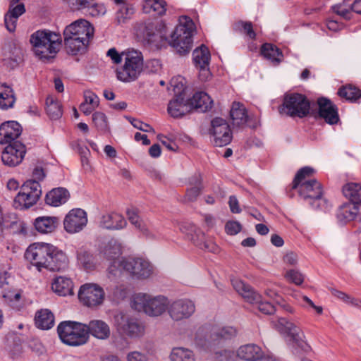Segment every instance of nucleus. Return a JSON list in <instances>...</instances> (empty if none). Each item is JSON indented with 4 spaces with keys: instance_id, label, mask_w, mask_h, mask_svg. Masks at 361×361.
I'll return each mask as SVG.
<instances>
[{
    "instance_id": "obj_5",
    "label": "nucleus",
    "mask_w": 361,
    "mask_h": 361,
    "mask_svg": "<svg viewBox=\"0 0 361 361\" xmlns=\"http://www.w3.org/2000/svg\"><path fill=\"white\" fill-rule=\"evenodd\" d=\"M169 302V299L162 295H152L140 293L134 296L132 307L150 317L156 318L168 311Z\"/></svg>"
},
{
    "instance_id": "obj_56",
    "label": "nucleus",
    "mask_w": 361,
    "mask_h": 361,
    "mask_svg": "<svg viewBox=\"0 0 361 361\" xmlns=\"http://www.w3.org/2000/svg\"><path fill=\"white\" fill-rule=\"evenodd\" d=\"M3 298L11 306H17L21 299V291L9 290L3 293Z\"/></svg>"
},
{
    "instance_id": "obj_23",
    "label": "nucleus",
    "mask_w": 361,
    "mask_h": 361,
    "mask_svg": "<svg viewBox=\"0 0 361 361\" xmlns=\"http://www.w3.org/2000/svg\"><path fill=\"white\" fill-rule=\"evenodd\" d=\"M236 357L243 361H259L264 358L267 361H274L272 357L266 356L261 347L254 343L240 345L236 350Z\"/></svg>"
},
{
    "instance_id": "obj_33",
    "label": "nucleus",
    "mask_w": 361,
    "mask_h": 361,
    "mask_svg": "<svg viewBox=\"0 0 361 361\" xmlns=\"http://www.w3.org/2000/svg\"><path fill=\"white\" fill-rule=\"evenodd\" d=\"M36 326L43 330H48L54 325V316L48 309L37 311L35 317Z\"/></svg>"
},
{
    "instance_id": "obj_20",
    "label": "nucleus",
    "mask_w": 361,
    "mask_h": 361,
    "mask_svg": "<svg viewBox=\"0 0 361 361\" xmlns=\"http://www.w3.org/2000/svg\"><path fill=\"white\" fill-rule=\"evenodd\" d=\"M192 59L196 68L199 71V78L207 81L211 78L209 62L211 55L209 49L204 44L197 47L192 52Z\"/></svg>"
},
{
    "instance_id": "obj_9",
    "label": "nucleus",
    "mask_w": 361,
    "mask_h": 361,
    "mask_svg": "<svg viewBox=\"0 0 361 361\" xmlns=\"http://www.w3.org/2000/svg\"><path fill=\"white\" fill-rule=\"evenodd\" d=\"M42 195L41 186L38 181L28 180L23 183L16 196L13 206L18 209H28L35 205Z\"/></svg>"
},
{
    "instance_id": "obj_40",
    "label": "nucleus",
    "mask_w": 361,
    "mask_h": 361,
    "mask_svg": "<svg viewBox=\"0 0 361 361\" xmlns=\"http://www.w3.org/2000/svg\"><path fill=\"white\" fill-rule=\"evenodd\" d=\"M78 263L85 270L90 271L96 269L97 262L91 254L85 250H78L77 252Z\"/></svg>"
},
{
    "instance_id": "obj_44",
    "label": "nucleus",
    "mask_w": 361,
    "mask_h": 361,
    "mask_svg": "<svg viewBox=\"0 0 361 361\" xmlns=\"http://www.w3.org/2000/svg\"><path fill=\"white\" fill-rule=\"evenodd\" d=\"M23 59V51L20 47H12L4 52V60L11 67L16 66Z\"/></svg>"
},
{
    "instance_id": "obj_45",
    "label": "nucleus",
    "mask_w": 361,
    "mask_h": 361,
    "mask_svg": "<svg viewBox=\"0 0 361 361\" xmlns=\"http://www.w3.org/2000/svg\"><path fill=\"white\" fill-rule=\"evenodd\" d=\"M15 101L16 99L11 89L8 87L0 85V108L2 109L11 108Z\"/></svg>"
},
{
    "instance_id": "obj_55",
    "label": "nucleus",
    "mask_w": 361,
    "mask_h": 361,
    "mask_svg": "<svg viewBox=\"0 0 361 361\" xmlns=\"http://www.w3.org/2000/svg\"><path fill=\"white\" fill-rule=\"evenodd\" d=\"M92 122L98 130H106L108 128L107 118L102 112H94L92 114Z\"/></svg>"
},
{
    "instance_id": "obj_21",
    "label": "nucleus",
    "mask_w": 361,
    "mask_h": 361,
    "mask_svg": "<svg viewBox=\"0 0 361 361\" xmlns=\"http://www.w3.org/2000/svg\"><path fill=\"white\" fill-rule=\"evenodd\" d=\"M87 224V215L82 209H73L65 216L63 224L64 230L70 234L81 231Z\"/></svg>"
},
{
    "instance_id": "obj_26",
    "label": "nucleus",
    "mask_w": 361,
    "mask_h": 361,
    "mask_svg": "<svg viewBox=\"0 0 361 361\" xmlns=\"http://www.w3.org/2000/svg\"><path fill=\"white\" fill-rule=\"evenodd\" d=\"M23 131L21 126L16 121H10L0 126V144L13 143Z\"/></svg>"
},
{
    "instance_id": "obj_22",
    "label": "nucleus",
    "mask_w": 361,
    "mask_h": 361,
    "mask_svg": "<svg viewBox=\"0 0 361 361\" xmlns=\"http://www.w3.org/2000/svg\"><path fill=\"white\" fill-rule=\"evenodd\" d=\"M210 134L214 137V145L223 147L229 144L232 140V133L228 123L223 118H214L211 123Z\"/></svg>"
},
{
    "instance_id": "obj_29",
    "label": "nucleus",
    "mask_w": 361,
    "mask_h": 361,
    "mask_svg": "<svg viewBox=\"0 0 361 361\" xmlns=\"http://www.w3.org/2000/svg\"><path fill=\"white\" fill-rule=\"evenodd\" d=\"M73 288L71 279L65 276L55 277L51 283V290L59 296L73 295Z\"/></svg>"
},
{
    "instance_id": "obj_16",
    "label": "nucleus",
    "mask_w": 361,
    "mask_h": 361,
    "mask_svg": "<svg viewBox=\"0 0 361 361\" xmlns=\"http://www.w3.org/2000/svg\"><path fill=\"white\" fill-rule=\"evenodd\" d=\"M195 312V303L186 298L178 299L169 302L168 315L173 322H181L188 319Z\"/></svg>"
},
{
    "instance_id": "obj_57",
    "label": "nucleus",
    "mask_w": 361,
    "mask_h": 361,
    "mask_svg": "<svg viewBox=\"0 0 361 361\" xmlns=\"http://www.w3.org/2000/svg\"><path fill=\"white\" fill-rule=\"evenodd\" d=\"M234 352L231 350H221L214 353V361H235Z\"/></svg>"
},
{
    "instance_id": "obj_13",
    "label": "nucleus",
    "mask_w": 361,
    "mask_h": 361,
    "mask_svg": "<svg viewBox=\"0 0 361 361\" xmlns=\"http://www.w3.org/2000/svg\"><path fill=\"white\" fill-rule=\"evenodd\" d=\"M234 289L241 295L247 301L250 303L257 305V307L260 312L266 314H272L274 311V307L270 302H262V296L255 292L251 287L239 279L232 281Z\"/></svg>"
},
{
    "instance_id": "obj_6",
    "label": "nucleus",
    "mask_w": 361,
    "mask_h": 361,
    "mask_svg": "<svg viewBox=\"0 0 361 361\" xmlns=\"http://www.w3.org/2000/svg\"><path fill=\"white\" fill-rule=\"evenodd\" d=\"M170 84L175 97L169 103L168 113L173 118L183 117L191 110L190 104L185 99V80L182 77H178L173 78Z\"/></svg>"
},
{
    "instance_id": "obj_43",
    "label": "nucleus",
    "mask_w": 361,
    "mask_h": 361,
    "mask_svg": "<svg viewBox=\"0 0 361 361\" xmlns=\"http://www.w3.org/2000/svg\"><path fill=\"white\" fill-rule=\"evenodd\" d=\"M180 230L183 234L185 235V238L192 241L194 244L199 243L200 237H203V233L192 224L191 223H183Z\"/></svg>"
},
{
    "instance_id": "obj_12",
    "label": "nucleus",
    "mask_w": 361,
    "mask_h": 361,
    "mask_svg": "<svg viewBox=\"0 0 361 361\" xmlns=\"http://www.w3.org/2000/svg\"><path fill=\"white\" fill-rule=\"evenodd\" d=\"M51 244L38 242L31 244L26 250L25 257L40 271L47 269Z\"/></svg>"
},
{
    "instance_id": "obj_51",
    "label": "nucleus",
    "mask_w": 361,
    "mask_h": 361,
    "mask_svg": "<svg viewBox=\"0 0 361 361\" xmlns=\"http://www.w3.org/2000/svg\"><path fill=\"white\" fill-rule=\"evenodd\" d=\"M135 14V8L131 5H124L120 8L116 14V19L118 23H124L131 20Z\"/></svg>"
},
{
    "instance_id": "obj_4",
    "label": "nucleus",
    "mask_w": 361,
    "mask_h": 361,
    "mask_svg": "<svg viewBox=\"0 0 361 361\" xmlns=\"http://www.w3.org/2000/svg\"><path fill=\"white\" fill-rule=\"evenodd\" d=\"M123 64L116 70V78L125 83L134 82L143 71V56L140 51L135 49L123 51Z\"/></svg>"
},
{
    "instance_id": "obj_49",
    "label": "nucleus",
    "mask_w": 361,
    "mask_h": 361,
    "mask_svg": "<svg viewBox=\"0 0 361 361\" xmlns=\"http://www.w3.org/2000/svg\"><path fill=\"white\" fill-rule=\"evenodd\" d=\"M238 334V330L231 326H226L213 332L210 337L212 341H215L218 338L231 339Z\"/></svg>"
},
{
    "instance_id": "obj_53",
    "label": "nucleus",
    "mask_w": 361,
    "mask_h": 361,
    "mask_svg": "<svg viewBox=\"0 0 361 361\" xmlns=\"http://www.w3.org/2000/svg\"><path fill=\"white\" fill-rule=\"evenodd\" d=\"M348 1L349 0H341V3L333 6L334 11L345 20H350L351 16Z\"/></svg>"
},
{
    "instance_id": "obj_64",
    "label": "nucleus",
    "mask_w": 361,
    "mask_h": 361,
    "mask_svg": "<svg viewBox=\"0 0 361 361\" xmlns=\"http://www.w3.org/2000/svg\"><path fill=\"white\" fill-rule=\"evenodd\" d=\"M106 55L111 58L112 61L118 64L123 61L124 56L123 55V52L119 54L115 48H111L108 50Z\"/></svg>"
},
{
    "instance_id": "obj_2",
    "label": "nucleus",
    "mask_w": 361,
    "mask_h": 361,
    "mask_svg": "<svg viewBox=\"0 0 361 361\" xmlns=\"http://www.w3.org/2000/svg\"><path fill=\"white\" fill-rule=\"evenodd\" d=\"M64 49L67 54L84 55L94 35L92 24H68L63 30Z\"/></svg>"
},
{
    "instance_id": "obj_46",
    "label": "nucleus",
    "mask_w": 361,
    "mask_h": 361,
    "mask_svg": "<svg viewBox=\"0 0 361 361\" xmlns=\"http://www.w3.org/2000/svg\"><path fill=\"white\" fill-rule=\"evenodd\" d=\"M47 113L51 119L56 120L63 114L61 105L52 97H48L46 101Z\"/></svg>"
},
{
    "instance_id": "obj_62",
    "label": "nucleus",
    "mask_w": 361,
    "mask_h": 361,
    "mask_svg": "<svg viewBox=\"0 0 361 361\" xmlns=\"http://www.w3.org/2000/svg\"><path fill=\"white\" fill-rule=\"evenodd\" d=\"M131 124L137 129H139L142 131L147 132V133H155L154 129L149 126L147 123H143L142 121L137 120V119H133L131 121Z\"/></svg>"
},
{
    "instance_id": "obj_47",
    "label": "nucleus",
    "mask_w": 361,
    "mask_h": 361,
    "mask_svg": "<svg viewBox=\"0 0 361 361\" xmlns=\"http://www.w3.org/2000/svg\"><path fill=\"white\" fill-rule=\"evenodd\" d=\"M25 12V8L23 4H11L8 11L5 14L4 23H16Z\"/></svg>"
},
{
    "instance_id": "obj_38",
    "label": "nucleus",
    "mask_w": 361,
    "mask_h": 361,
    "mask_svg": "<svg viewBox=\"0 0 361 361\" xmlns=\"http://www.w3.org/2000/svg\"><path fill=\"white\" fill-rule=\"evenodd\" d=\"M170 361H196L194 352L185 347H174L169 354Z\"/></svg>"
},
{
    "instance_id": "obj_42",
    "label": "nucleus",
    "mask_w": 361,
    "mask_h": 361,
    "mask_svg": "<svg viewBox=\"0 0 361 361\" xmlns=\"http://www.w3.org/2000/svg\"><path fill=\"white\" fill-rule=\"evenodd\" d=\"M358 213L357 204L349 202L343 204L338 211V217L343 221H352L355 219Z\"/></svg>"
},
{
    "instance_id": "obj_14",
    "label": "nucleus",
    "mask_w": 361,
    "mask_h": 361,
    "mask_svg": "<svg viewBox=\"0 0 361 361\" xmlns=\"http://www.w3.org/2000/svg\"><path fill=\"white\" fill-rule=\"evenodd\" d=\"M78 298L84 305L94 307L103 303L105 292L97 283H87L80 286Z\"/></svg>"
},
{
    "instance_id": "obj_32",
    "label": "nucleus",
    "mask_w": 361,
    "mask_h": 361,
    "mask_svg": "<svg viewBox=\"0 0 361 361\" xmlns=\"http://www.w3.org/2000/svg\"><path fill=\"white\" fill-rule=\"evenodd\" d=\"M87 336L90 334L92 336L97 339H107L111 334L109 326L104 321L94 319L90 322L87 325Z\"/></svg>"
},
{
    "instance_id": "obj_17",
    "label": "nucleus",
    "mask_w": 361,
    "mask_h": 361,
    "mask_svg": "<svg viewBox=\"0 0 361 361\" xmlns=\"http://www.w3.org/2000/svg\"><path fill=\"white\" fill-rule=\"evenodd\" d=\"M123 269L139 279L149 278L153 272L152 265L142 258H128L123 262L121 270Z\"/></svg>"
},
{
    "instance_id": "obj_24",
    "label": "nucleus",
    "mask_w": 361,
    "mask_h": 361,
    "mask_svg": "<svg viewBox=\"0 0 361 361\" xmlns=\"http://www.w3.org/2000/svg\"><path fill=\"white\" fill-rule=\"evenodd\" d=\"M68 264L69 259L66 254L62 250L51 244L47 269L52 271H60L65 270Z\"/></svg>"
},
{
    "instance_id": "obj_19",
    "label": "nucleus",
    "mask_w": 361,
    "mask_h": 361,
    "mask_svg": "<svg viewBox=\"0 0 361 361\" xmlns=\"http://www.w3.org/2000/svg\"><path fill=\"white\" fill-rule=\"evenodd\" d=\"M297 188L300 195L305 200H310V203L314 207H320L321 203L325 202L322 199V185L317 180L304 181Z\"/></svg>"
},
{
    "instance_id": "obj_41",
    "label": "nucleus",
    "mask_w": 361,
    "mask_h": 361,
    "mask_svg": "<svg viewBox=\"0 0 361 361\" xmlns=\"http://www.w3.org/2000/svg\"><path fill=\"white\" fill-rule=\"evenodd\" d=\"M166 3L164 0H145L143 4V10L145 13L153 11L155 14L163 16L166 11Z\"/></svg>"
},
{
    "instance_id": "obj_60",
    "label": "nucleus",
    "mask_w": 361,
    "mask_h": 361,
    "mask_svg": "<svg viewBox=\"0 0 361 361\" xmlns=\"http://www.w3.org/2000/svg\"><path fill=\"white\" fill-rule=\"evenodd\" d=\"M127 361H148L147 354L137 350L129 352L126 355Z\"/></svg>"
},
{
    "instance_id": "obj_1",
    "label": "nucleus",
    "mask_w": 361,
    "mask_h": 361,
    "mask_svg": "<svg viewBox=\"0 0 361 361\" xmlns=\"http://www.w3.org/2000/svg\"><path fill=\"white\" fill-rule=\"evenodd\" d=\"M197 33L195 24H139L137 37L157 49L169 44L179 56L188 55Z\"/></svg>"
},
{
    "instance_id": "obj_39",
    "label": "nucleus",
    "mask_w": 361,
    "mask_h": 361,
    "mask_svg": "<svg viewBox=\"0 0 361 361\" xmlns=\"http://www.w3.org/2000/svg\"><path fill=\"white\" fill-rule=\"evenodd\" d=\"M343 193L352 203L361 204V185L355 183H348L343 186Z\"/></svg>"
},
{
    "instance_id": "obj_7",
    "label": "nucleus",
    "mask_w": 361,
    "mask_h": 361,
    "mask_svg": "<svg viewBox=\"0 0 361 361\" xmlns=\"http://www.w3.org/2000/svg\"><path fill=\"white\" fill-rule=\"evenodd\" d=\"M114 326L122 336L138 339L145 334V326L137 319L123 312H118L114 317Z\"/></svg>"
},
{
    "instance_id": "obj_28",
    "label": "nucleus",
    "mask_w": 361,
    "mask_h": 361,
    "mask_svg": "<svg viewBox=\"0 0 361 361\" xmlns=\"http://www.w3.org/2000/svg\"><path fill=\"white\" fill-rule=\"evenodd\" d=\"M127 222L121 214L111 212L104 214L100 219L99 226L109 230H119L125 228Z\"/></svg>"
},
{
    "instance_id": "obj_54",
    "label": "nucleus",
    "mask_w": 361,
    "mask_h": 361,
    "mask_svg": "<svg viewBox=\"0 0 361 361\" xmlns=\"http://www.w3.org/2000/svg\"><path fill=\"white\" fill-rule=\"evenodd\" d=\"M284 278L290 283L296 286L301 285L305 279L304 275L297 269H288L284 274Z\"/></svg>"
},
{
    "instance_id": "obj_58",
    "label": "nucleus",
    "mask_w": 361,
    "mask_h": 361,
    "mask_svg": "<svg viewBox=\"0 0 361 361\" xmlns=\"http://www.w3.org/2000/svg\"><path fill=\"white\" fill-rule=\"evenodd\" d=\"M195 245L198 246L200 248L209 252H214L217 250V246L212 241L206 240L204 235L202 238L200 237L199 243L197 241Z\"/></svg>"
},
{
    "instance_id": "obj_18",
    "label": "nucleus",
    "mask_w": 361,
    "mask_h": 361,
    "mask_svg": "<svg viewBox=\"0 0 361 361\" xmlns=\"http://www.w3.org/2000/svg\"><path fill=\"white\" fill-rule=\"evenodd\" d=\"M26 146L20 141L13 142L8 144L1 152V161L3 164L9 167H15L19 165L25 156Z\"/></svg>"
},
{
    "instance_id": "obj_63",
    "label": "nucleus",
    "mask_w": 361,
    "mask_h": 361,
    "mask_svg": "<svg viewBox=\"0 0 361 361\" xmlns=\"http://www.w3.org/2000/svg\"><path fill=\"white\" fill-rule=\"evenodd\" d=\"M226 231L229 235H236L241 230V225L238 221H228L225 226Z\"/></svg>"
},
{
    "instance_id": "obj_48",
    "label": "nucleus",
    "mask_w": 361,
    "mask_h": 361,
    "mask_svg": "<svg viewBox=\"0 0 361 361\" xmlns=\"http://www.w3.org/2000/svg\"><path fill=\"white\" fill-rule=\"evenodd\" d=\"M338 94L346 100L354 102L361 97V91L356 87L348 85L341 87Z\"/></svg>"
},
{
    "instance_id": "obj_35",
    "label": "nucleus",
    "mask_w": 361,
    "mask_h": 361,
    "mask_svg": "<svg viewBox=\"0 0 361 361\" xmlns=\"http://www.w3.org/2000/svg\"><path fill=\"white\" fill-rule=\"evenodd\" d=\"M262 55L274 64H279L283 59L282 51L275 45L265 43L261 47Z\"/></svg>"
},
{
    "instance_id": "obj_59",
    "label": "nucleus",
    "mask_w": 361,
    "mask_h": 361,
    "mask_svg": "<svg viewBox=\"0 0 361 361\" xmlns=\"http://www.w3.org/2000/svg\"><path fill=\"white\" fill-rule=\"evenodd\" d=\"M89 13L94 17L103 16L106 12V8L103 4H94L88 8Z\"/></svg>"
},
{
    "instance_id": "obj_25",
    "label": "nucleus",
    "mask_w": 361,
    "mask_h": 361,
    "mask_svg": "<svg viewBox=\"0 0 361 361\" xmlns=\"http://www.w3.org/2000/svg\"><path fill=\"white\" fill-rule=\"evenodd\" d=\"M319 116L330 125L336 124L339 121L336 106L328 99H318Z\"/></svg>"
},
{
    "instance_id": "obj_27",
    "label": "nucleus",
    "mask_w": 361,
    "mask_h": 361,
    "mask_svg": "<svg viewBox=\"0 0 361 361\" xmlns=\"http://www.w3.org/2000/svg\"><path fill=\"white\" fill-rule=\"evenodd\" d=\"M126 214L130 223L142 235L149 238H154V235L150 231L147 222L143 220L140 214L139 210L137 208L130 207H128L126 211Z\"/></svg>"
},
{
    "instance_id": "obj_36",
    "label": "nucleus",
    "mask_w": 361,
    "mask_h": 361,
    "mask_svg": "<svg viewBox=\"0 0 361 361\" xmlns=\"http://www.w3.org/2000/svg\"><path fill=\"white\" fill-rule=\"evenodd\" d=\"M99 105V99L93 92H84V102L80 105V111L86 116L90 115Z\"/></svg>"
},
{
    "instance_id": "obj_31",
    "label": "nucleus",
    "mask_w": 361,
    "mask_h": 361,
    "mask_svg": "<svg viewBox=\"0 0 361 361\" xmlns=\"http://www.w3.org/2000/svg\"><path fill=\"white\" fill-rule=\"evenodd\" d=\"M59 224V218L54 216H42L35 219V229L40 233L47 234L54 232Z\"/></svg>"
},
{
    "instance_id": "obj_52",
    "label": "nucleus",
    "mask_w": 361,
    "mask_h": 361,
    "mask_svg": "<svg viewBox=\"0 0 361 361\" xmlns=\"http://www.w3.org/2000/svg\"><path fill=\"white\" fill-rule=\"evenodd\" d=\"M314 173V169L311 167L305 166L302 168L298 171L295 177V179L293 182V188H297L300 184L303 183L306 178L312 176Z\"/></svg>"
},
{
    "instance_id": "obj_3",
    "label": "nucleus",
    "mask_w": 361,
    "mask_h": 361,
    "mask_svg": "<svg viewBox=\"0 0 361 361\" xmlns=\"http://www.w3.org/2000/svg\"><path fill=\"white\" fill-rule=\"evenodd\" d=\"M29 42L33 54L39 60L48 61L59 52L63 39L59 32L44 29L31 34Z\"/></svg>"
},
{
    "instance_id": "obj_61",
    "label": "nucleus",
    "mask_w": 361,
    "mask_h": 361,
    "mask_svg": "<svg viewBox=\"0 0 361 361\" xmlns=\"http://www.w3.org/2000/svg\"><path fill=\"white\" fill-rule=\"evenodd\" d=\"M283 262L287 265L295 266L298 262V256L295 252L288 251L283 257Z\"/></svg>"
},
{
    "instance_id": "obj_37",
    "label": "nucleus",
    "mask_w": 361,
    "mask_h": 361,
    "mask_svg": "<svg viewBox=\"0 0 361 361\" xmlns=\"http://www.w3.org/2000/svg\"><path fill=\"white\" fill-rule=\"evenodd\" d=\"M192 108L200 109V111H207L212 106L211 97L205 92H200L195 94L189 102Z\"/></svg>"
},
{
    "instance_id": "obj_30",
    "label": "nucleus",
    "mask_w": 361,
    "mask_h": 361,
    "mask_svg": "<svg viewBox=\"0 0 361 361\" xmlns=\"http://www.w3.org/2000/svg\"><path fill=\"white\" fill-rule=\"evenodd\" d=\"M70 198L68 190L62 187L53 188L47 193L45 202L47 204L57 207L66 204Z\"/></svg>"
},
{
    "instance_id": "obj_8",
    "label": "nucleus",
    "mask_w": 361,
    "mask_h": 361,
    "mask_svg": "<svg viewBox=\"0 0 361 361\" xmlns=\"http://www.w3.org/2000/svg\"><path fill=\"white\" fill-rule=\"evenodd\" d=\"M57 331L61 341L69 345L85 344L89 338L87 325L81 323L63 322L58 326Z\"/></svg>"
},
{
    "instance_id": "obj_34",
    "label": "nucleus",
    "mask_w": 361,
    "mask_h": 361,
    "mask_svg": "<svg viewBox=\"0 0 361 361\" xmlns=\"http://www.w3.org/2000/svg\"><path fill=\"white\" fill-rule=\"evenodd\" d=\"M230 116L233 125L241 126L246 124L248 116L244 106L239 102H233L230 111Z\"/></svg>"
},
{
    "instance_id": "obj_50",
    "label": "nucleus",
    "mask_w": 361,
    "mask_h": 361,
    "mask_svg": "<svg viewBox=\"0 0 361 361\" xmlns=\"http://www.w3.org/2000/svg\"><path fill=\"white\" fill-rule=\"evenodd\" d=\"M190 188L188 189L186 197L189 201H193L199 195L201 190V177L200 175H195L190 180Z\"/></svg>"
},
{
    "instance_id": "obj_10",
    "label": "nucleus",
    "mask_w": 361,
    "mask_h": 361,
    "mask_svg": "<svg viewBox=\"0 0 361 361\" xmlns=\"http://www.w3.org/2000/svg\"><path fill=\"white\" fill-rule=\"evenodd\" d=\"M310 110V103L307 97L299 93L286 94L283 99L281 111L290 117L303 118Z\"/></svg>"
},
{
    "instance_id": "obj_11",
    "label": "nucleus",
    "mask_w": 361,
    "mask_h": 361,
    "mask_svg": "<svg viewBox=\"0 0 361 361\" xmlns=\"http://www.w3.org/2000/svg\"><path fill=\"white\" fill-rule=\"evenodd\" d=\"M274 328L281 334L288 336L293 343L301 348L304 350H307L309 346L304 341V334L302 330L289 322L286 318L277 317L272 320Z\"/></svg>"
},
{
    "instance_id": "obj_15",
    "label": "nucleus",
    "mask_w": 361,
    "mask_h": 361,
    "mask_svg": "<svg viewBox=\"0 0 361 361\" xmlns=\"http://www.w3.org/2000/svg\"><path fill=\"white\" fill-rule=\"evenodd\" d=\"M122 245L116 240H111L104 247L102 255L106 259L111 261L107 271L109 277L116 276L121 273V267L126 259H121Z\"/></svg>"
}]
</instances>
